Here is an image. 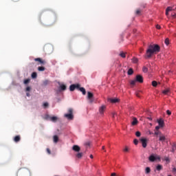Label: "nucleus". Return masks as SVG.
<instances>
[{
	"mask_svg": "<svg viewBox=\"0 0 176 176\" xmlns=\"http://www.w3.org/2000/svg\"><path fill=\"white\" fill-rule=\"evenodd\" d=\"M160 52V46L157 44H151L148 46L146 51V54L144 55V58H151L153 54H156Z\"/></svg>",
	"mask_w": 176,
	"mask_h": 176,
	"instance_id": "obj_1",
	"label": "nucleus"
},
{
	"mask_svg": "<svg viewBox=\"0 0 176 176\" xmlns=\"http://www.w3.org/2000/svg\"><path fill=\"white\" fill-rule=\"evenodd\" d=\"M17 176H31V173L28 169L23 168L18 170Z\"/></svg>",
	"mask_w": 176,
	"mask_h": 176,
	"instance_id": "obj_2",
	"label": "nucleus"
},
{
	"mask_svg": "<svg viewBox=\"0 0 176 176\" xmlns=\"http://www.w3.org/2000/svg\"><path fill=\"white\" fill-rule=\"evenodd\" d=\"M68 113H66L64 115L65 118H66L69 120H72V119H74V109H69Z\"/></svg>",
	"mask_w": 176,
	"mask_h": 176,
	"instance_id": "obj_3",
	"label": "nucleus"
},
{
	"mask_svg": "<svg viewBox=\"0 0 176 176\" xmlns=\"http://www.w3.org/2000/svg\"><path fill=\"white\" fill-rule=\"evenodd\" d=\"M87 98L89 100V104H93V102H94V95L93 93L88 91Z\"/></svg>",
	"mask_w": 176,
	"mask_h": 176,
	"instance_id": "obj_4",
	"label": "nucleus"
},
{
	"mask_svg": "<svg viewBox=\"0 0 176 176\" xmlns=\"http://www.w3.org/2000/svg\"><path fill=\"white\" fill-rule=\"evenodd\" d=\"M148 160L149 162H151L152 163H153V162H156V160H160V156L157 155H151L149 156L148 157Z\"/></svg>",
	"mask_w": 176,
	"mask_h": 176,
	"instance_id": "obj_5",
	"label": "nucleus"
},
{
	"mask_svg": "<svg viewBox=\"0 0 176 176\" xmlns=\"http://www.w3.org/2000/svg\"><path fill=\"white\" fill-rule=\"evenodd\" d=\"M136 82H138L139 83H144V77L138 74L135 77Z\"/></svg>",
	"mask_w": 176,
	"mask_h": 176,
	"instance_id": "obj_6",
	"label": "nucleus"
},
{
	"mask_svg": "<svg viewBox=\"0 0 176 176\" xmlns=\"http://www.w3.org/2000/svg\"><path fill=\"white\" fill-rule=\"evenodd\" d=\"M80 86V84H73V85H71L70 87H69V90L70 91H74V90H75V89H79V87Z\"/></svg>",
	"mask_w": 176,
	"mask_h": 176,
	"instance_id": "obj_7",
	"label": "nucleus"
},
{
	"mask_svg": "<svg viewBox=\"0 0 176 176\" xmlns=\"http://www.w3.org/2000/svg\"><path fill=\"white\" fill-rule=\"evenodd\" d=\"M140 142H142V145L143 148H146L147 146L148 140H146V138H140Z\"/></svg>",
	"mask_w": 176,
	"mask_h": 176,
	"instance_id": "obj_8",
	"label": "nucleus"
},
{
	"mask_svg": "<svg viewBox=\"0 0 176 176\" xmlns=\"http://www.w3.org/2000/svg\"><path fill=\"white\" fill-rule=\"evenodd\" d=\"M157 122L160 126L164 127V120H163V118H160L157 120Z\"/></svg>",
	"mask_w": 176,
	"mask_h": 176,
	"instance_id": "obj_9",
	"label": "nucleus"
},
{
	"mask_svg": "<svg viewBox=\"0 0 176 176\" xmlns=\"http://www.w3.org/2000/svg\"><path fill=\"white\" fill-rule=\"evenodd\" d=\"M176 8L174 7H168L166 10V14L168 16V12H172V10H175Z\"/></svg>",
	"mask_w": 176,
	"mask_h": 176,
	"instance_id": "obj_10",
	"label": "nucleus"
},
{
	"mask_svg": "<svg viewBox=\"0 0 176 176\" xmlns=\"http://www.w3.org/2000/svg\"><path fill=\"white\" fill-rule=\"evenodd\" d=\"M34 61H38V63H40V64H42L43 65L46 64V61L42 60L41 58H34Z\"/></svg>",
	"mask_w": 176,
	"mask_h": 176,
	"instance_id": "obj_11",
	"label": "nucleus"
},
{
	"mask_svg": "<svg viewBox=\"0 0 176 176\" xmlns=\"http://www.w3.org/2000/svg\"><path fill=\"white\" fill-rule=\"evenodd\" d=\"M72 149L74 152H80V147L78 145L73 146Z\"/></svg>",
	"mask_w": 176,
	"mask_h": 176,
	"instance_id": "obj_12",
	"label": "nucleus"
},
{
	"mask_svg": "<svg viewBox=\"0 0 176 176\" xmlns=\"http://www.w3.org/2000/svg\"><path fill=\"white\" fill-rule=\"evenodd\" d=\"M105 106L102 105L99 108V112L100 115H104V111H105Z\"/></svg>",
	"mask_w": 176,
	"mask_h": 176,
	"instance_id": "obj_13",
	"label": "nucleus"
},
{
	"mask_svg": "<svg viewBox=\"0 0 176 176\" xmlns=\"http://www.w3.org/2000/svg\"><path fill=\"white\" fill-rule=\"evenodd\" d=\"M171 148H172V150L170 151V152L174 153L176 151V143L175 142H173L171 144Z\"/></svg>",
	"mask_w": 176,
	"mask_h": 176,
	"instance_id": "obj_14",
	"label": "nucleus"
},
{
	"mask_svg": "<svg viewBox=\"0 0 176 176\" xmlns=\"http://www.w3.org/2000/svg\"><path fill=\"white\" fill-rule=\"evenodd\" d=\"M132 126H137L138 124V120H137V118H133V121L131 122Z\"/></svg>",
	"mask_w": 176,
	"mask_h": 176,
	"instance_id": "obj_15",
	"label": "nucleus"
},
{
	"mask_svg": "<svg viewBox=\"0 0 176 176\" xmlns=\"http://www.w3.org/2000/svg\"><path fill=\"white\" fill-rule=\"evenodd\" d=\"M159 141H161V142H164V141H166V136H164L163 134L160 135Z\"/></svg>",
	"mask_w": 176,
	"mask_h": 176,
	"instance_id": "obj_16",
	"label": "nucleus"
},
{
	"mask_svg": "<svg viewBox=\"0 0 176 176\" xmlns=\"http://www.w3.org/2000/svg\"><path fill=\"white\" fill-rule=\"evenodd\" d=\"M77 90H80L81 93H82L83 96H86V89L84 87H79Z\"/></svg>",
	"mask_w": 176,
	"mask_h": 176,
	"instance_id": "obj_17",
	"label": "nucleus"
},
{
	"mask_svg": "<svg viewBox=\"0 0 176 176\" xmlns=\"http://www.w3.org/2000/svg\"><path fill=\"white\" fill-rule=\"evenodd\" d=\"M21 140V137L20 135H16L14 138V142H19V141Z\"/></svg>",
	"mask_w": 176,
	"mask_h": 176,
	"instance_id": "obj_18",
	"label": "nucleus"
},
{
	"mask_svg": "<svg viewBox=\"0 0 176 176\" xmlns=\"http://www.w3.org/2000/svg\"><path fill=\"white\" fill-rule=\"evenodd\" d=\"M53 141L55 144H57V142H58V136L57 135L53 136Z\"/></svg>",
	"mask_w": 176,
	"mask_h": 176,
	"instance_id": "obj_19",
	"label": "nucleus"
},
{
	"mask_svg": "<svg viewBox=\"0 0 176 176\" xmlns=\"http://www.w3.org/2000/svg\"><path fill=\"white\" fill-rule=\"evenodd\" d=\"M49 83H50V81H49L48 80H45L44 81H43L42 86H47Z\"/></svg>",
	"mask_w": 176,
	"mask_h": 176,
	"instance_id": "obj_20",
	"label": "nucleus"
},
{
	"mask_svg": "<svg viewBox=\"0 0 176 176\" xmlns=\"http://www.w3.org/2000/svg\"><path fill=\"white\" fill-rule=\"evenodd\" d=\"M60 90H62L63 91H64L65 90H67V86L65 85H60Z\"/></svg>",
	"mask_w": 176,
	"mask_h": 176,
	"instance_id": "obj_21",
	"label": "nucleus"
},
{
	"mask_svg": "<svg viewBox=\"0 0 176 176\" xmlns=\"http://www.w3.org/2000/svg\"><path fill=\"white\" fill-rule=\"evenodd\" d=\"M83 156V153H78L76 155V157H77V159H82Z\"/></svg>",
	"mask_w": 176,
	"mask_h": 176,
	"instance_id": "obj_22",
	"label": "nucleus"
},
{
	"mask_svg": "<svg viewBox=\"0 0 176 176\" xmlns=\"http://www.w3.org/2000/svg\"><path fill=\"white\" fill-rule=\"evenodd\" d=\"M109 101L111 102L113 104H115L116 102H119V99H116V98H114V99H109Z\"/></svg>",
	"mask_w": 176,
	"mask_h": 176,
	"instance_id": "obj_23",
	"label": "nucleus"
},
{
	"mask_svg": "<svg viewBox=\"0 0 176 176\" xmlns=\"http://www.w3.org/2000/svg\"><path fill=\"white\" fill-rule=\"evenodd\" d=\"M50 119L52 122H57L58 118L56 116H53V117H50Z\"/></svg>",
	"mask_w": 176,
	"mask_h": 176,
	"instance_id": "obj_24",
	"label": "nucleus"
},
{
	"mask_svg": "<svg viewBox=\"0 0 176 176\" xmlns=\"http://www.w3.org/2000/svg\"><path fill=\"white\" fill-rule=\"evenodd\" d=\"M156 170L157 171H160V170H163V166L160 165V164H158L156 167Z\"/></svg>",
	"mask_w": 176,
	"mask_h": 176,
	"instance_id": "obj_25",
	"label": "nucleus"
},
{
	"mask_svg": "<svg viewBox=\"0 0 176 176\" xmlns=\"http://www.w3.org/2000/svg\"><path fill=\"white\" fill-rule=\"evenodd\" d=\"M37 76H38V74H36V72H33V73L32 74V79H36Z\"/></svg>",
	"mask_w": 176,
	"mask_h": 176,
	"instance_id": "obj_26",
	"label": "nucleus"
},
{
	"mask_svg": "<svg viewBox=\"0 0 176 176\" xmlns=\"http://www.w3.org/2000/svg\"><path fill=\"white\" fill-rule=\"evenodd\" d=\"M128 75H133V74H134V71L133 70L132 68L129 69L128 70V72H127Z\"/></svg>",
	"mask_w": 176,
	"mask_h": 176,
	"instance_id": "obj_27",
	"label": "nucleus"
},
{
	"mask_svg": "<svg viewBox=\"0 0 176 176\" xmlns=\"http://www.w3.org/2000/svg\"><path fill=\"white\" fill-rule=\"evenodd\" d=\"M120 57H122V58H126V53L123 52H121L120 53Z\"/></svg>",
	"mask_w": 176,
	"mask_h": 176,
	"instance_id": "obj_28",
	"label": "nucleus"
},
{
	"mask_svg": "<svg viewBox=\"0 0 176 176\" xmlns=\"http://www.w3.org/2000/svg\"><path fill=\"white\" fill-rule=\"evenodd\" d=\"M132 63H133V64H137V63H138V58L134 57V58L132 59Z\"/></svg>",
	"mask_w": 176,
	"mask_h": 176,
	"instance_id": "obj_29",
	"label": "nucleus"
},
{
	"mask_svg": "<svg viewBox=\"0 0 176 176\" xmlns=\"http://www.w3.org/2000/svg\"><path fill=\"white\" fill-rule=\"evenodd\" d=\"M169 92H170V89H164V90L162 91L163 94H165V95L168 94Z\"/></svg>",
	"mask_w": 176,
	"mask_h": 176,
	"instance_id": "obj_30",
	"label": "nucleus"
},
{
	"mask_svg": "<svg viewBox=\"0 0 176 176\" xmlns=\"http://www.w3.org/2000/svg\"><path fill=\"white\" fill-rule=\"evenodd\" d=\"M149 173H151V168L146 167V168H145V173H146V174H149Z\"/></svg>",
	"mask_w": 176,
	"mask_h": 176,
	"instance_id": "obj_31",
	"label": "nucleus"
},
{
	"mask_svg": "<svg viewBox=\"0 0 176 176\" xmlns=\"http://www.w3.org/2000/svg\"><path fill=\"white\" fill-rule=\"evenodd\" d=\"M135 83H137V80H132L130 82V85H131L132 86H134L135 85Z\"/></svg>",
	"mask_w": 176,
	"mask_h": 176,
	"instance_id": "obj_32",
	"label": "nucleus"
},
{
	"mask_svg": "<svg viewBox=\"0 0 176 176\" xmlns=\"http://www.w3.org/2000/svg\"><path fill=\"white\" fill-rule=\"evenodd\" d=\"M164 43L166 46H168V45H170V40L168 38H166Z\"/></svg>",
	"mask_w": 176,
	"mask_h": 176,
	"instance_id": "obj_33",
	"label": "nucleus"
},
{
	"mask_svg": "<svg viewBox=\"0 0 176 176\" xmlns=\"http://www.w3.org/2000/svg\"><path fill=\"white\" fill-rule=\"evenodd\" d=\"M38 71H40V72L45 71V67H38Z\"/></svg>",
	"mask_w": 176,
	"mask_h": 176,
	"instance_id": "obj_34",
	"label": "nucleus"
},
{
	"mask_svg": "<svg viewBox=\"0 0 176 176\" xmlns=\"http://www.w3.org/2000/svg\"><path fill=\"white\" fill-rule=\"evenodd\" d=\"M30 78L25 79L23 81L24 85H28V83H30Z\"/></svg>",
	"mask_w": 176,
	"mask_h": 176,
	"instance_id": "obj_35",
	"label": "nucleus"
},
{
	"mask_svg": "<svg viewBox=\"0 0 176 176\" xmlns=\"http://www.w3.org/2000/svg\"><path fill=\"white\" fill-rule=\"evenodd\" d=\"M43 108H47L49 107V103L47 102H45L43 104Z\"/></svg>",
	"mask_w": 176,
	"mask_h": 176,
	"instance_id": "obj_36",
	"label": "nucleus"
},
{
	"mask_svg": "<svg viewBox=\"0 0 176 176\" xmlns=\"http://www.w3.org/2000/svg\"><path fill=\"white\" fill-rule=\"evenodd\" d=\"M155 135H162V132H160V131H156L154 133Z\"/></svg>",
	"mask_w": 176,
	"mask_h": 176,
	"instance_id": "obj_37",
	"label": "nucleus"
},
{
	"mask_svg": "<svg viewBox=\"0 0 176 176\" xmlns=\"http://www.w3.org/2000/svg\"><path fill=\"white\" fill-rule=\"evenodd\" d=\"M152 86H153V87H156V86H157V82L153 81L152 82Z\"/></svg>",
	"mask_w": 176,
	"mask_h": 176,
	"instance_id": "obj_38",
	"label": "nucleus"
},
{
	"mask_svg": "<svg viewBox=\"0 0 176 176\" xmlns=\"http://www.w3.org/2000/svg\"><path fill=\"white\" fill-rule=\"evenodd\" d=\"M142 71H143V72L146 73V72H148V68L146 67H144L142 68Z\"/></svg>",
	"mask_w": 176,
	"mask_h": 176,
	"instance_id": "obj_39",
	"label": "nucleus"
},
{
	"mask_svg": "<svg viewBox=\"0 0 176 176\" xmlns=\"http://www.w3.org/2000/svg\"><path fill=\"white\" fill-rule=\"evenodd\" d=\"M135 135H136V137H141V132L137 131V132L135 133Z\"/></svg>",
	"mask_w": 176,
	"mask_h": 176,
	"instance_id": "obj_40",
	"label": "nucleus"
},
{
	"mask_svg": "<svg viewBox=\"0 0 176 176\" xmlns=\"http://www.w3.org/2000/svg\"><path fill=\"white\" fill-rule=\"evenodd\" d=\"M133 144H135V145H138V140L135 139V140H133Z\"/></svg>",
	"mask_w": 176,
	"mask_h": 176,
	"instance_id": "obj_41",
	"label": "nucleus"
},
{
	"mask_svg": "<svg viewBox=\"0 0 176 176\" xmlns=\"http://www.w3.org/2000/svg\"><path fill=\"white\" fill-rule=\"evenodd\" d=\"M160 127H162L161 126H155V130L157 131H159V130L160 129Z\"/></svg>",
	"mask_w": 176,
	"mask_h": 176,
	"instance_id": "obj_42",
	"label": "nucleus"
},
{
	"mask_svg": "<svg viewBox=\"0 0 176 176\" xmlns=\"http://www.w3.org/2000/svg\"><path fill=\"white\" fill-rule=\"evenodd\" d=\"M135 13H136V14H141V10H137Z\"/></svg>",
	"mask_w": 176,
	"mask_h": 176,
	"instance_id": "obj_43",
	"label": "nucleus"
},
{
	"mask_svg": "<svg viewBox=\"0 0 176 176\" xmlns=\"http://www.w3.org/2000/svg\"><path fill=\"white\" fill-rule=\"evenodd\" d=\"M171 16L173 17V19H176V13H173L171 14Z\"/></svg>",
	"mask_w": 176,
	"mask_h": 176,
	"instance_id": "obj_44",
	"label": "nucleus"
},
{
	"mask_svg": "<svg viewBox=\"0 0 176 176\" xmlns=\"http://www.w3.org/2000/svg\"><path fill=\"white\" fill-rule=\"evenodd\" d=\"M85 146H89L90 145V142H87L85 143Z\"/></svg>",
	"mask_w": 176,
	"mask_h": 176,
	"instance_id": "obj_45",
	"label": "nucleus"
},
{
	"mask_svg": "<svg viewBox=\"0 0 176 176\" xmlns=\"http://www.w3.org/2000/svg\"><path fill=\"white\" fill-rule=\"evenodd\" d=\"M30 90H31V87H27L25 91H30Z\"/></svg>",
	"mask_w": 176,
	"mask_h": 176,
	"instance_id": "obj_46",
	"label": "nucleus"
},
{
	"mask_svg": "<svg viewBox=\"0 0 176 176\" xmlns=\"http://www.w3.org/2000/svg\"><path fill=\"white\" fill-rule=\"evenodd\" d=\"M124 152H128L129 151V147L125 146V149L123 150Z\"/></svg>",
	"mask_w": 176,
	"mask_h": 176,
	"instance_id": "obj_47",
	"label": "nucleus"
},
{
	"mask_svg": "<svg viewBox=\"0 0 176 176\" xmlns=\"http://www.w3.org/2000/svg\"><path fill=\"white\" fill-rule=\"evenodd\" d=\"M47 153H48V155H50L52 153V152L50 151V148H47Z\"/></svg>",
	"mask_w": 176,
	"mask_h": 176,
	"instance_id": "obj_48",
	"label": "nucleus"
},
{
	"mask_svg": "<svg viewBox=\"0 0 176 176\" xmlns=\"http://www.w3.org/2000/svg\"><path fill=\"white\" fill-rule=\"evenodd\" d=\"M166 113H167V115L170 116V115H171V111H170V110H167Z\"/></svg>",
	"mask_w": 176,
	"mask_h": 176,
	"instance_id": "obj_49",
	"label": "nucleus"
},
{
	"mask_svg": "<svg viewBox=\"0 0 176 176\" xmlns=\"http://www.w3.org/2000/svg\"><path fill=\"white\" fill-rule=\"evenodd\" d=\"M156 28H157V30H160V28H162V27H160V25H157Z\"/></svg>",
	"mask_w": 176,
	"mask_h": 176,
	"instance_id": "obj_50",
	"label": "nucleus"
},
{
	"mask_svg": "<svg viewBox=\"0 0 176 176\" xmlns=\"http://www.w3.org/2000/svg\"><path fill=\"white\" fill-rule=\"evenodd\" d=\"M112 115H113V118H115V116H116V113H113Z\"/></svg>",
	"mask_w": 176,
	"mask_h": 176,
	"instance_id": "obj_51",
	"label": "nucleus"
},
{
	"mask_svg": "<svg viewBox=\"0 0 176 176\" xmlns=\"http://www.w3.org/2000/svg\"><path fill=\"white\" fill-rule=\"evenodd\" d=\"M173 173H176V168H173Z\"/></svg>",
	"mask_w": 176,
	"mask_h": 176,
	"instance_id": "obj_52",
	"label": "nucleus"
},
{
	"mask_svg": "<svg viewBox=\"0 0 176 176\" xmlns=\"http://www.w3.org/2000/svg\"><path fill=\"white\" fill-rule=\"evenodd\" d=\"M26 96H27V97H30V96H31V95L30 94V93H26Z\"/></svg>",
	"mask_w": 176,
	"mask_h": 176,
	"instance_id": "obj_53",
	"label": "nucleus"
},
{
	"mask_svg": "<svg viewBox=\"0 0 176 176\" xmlns=\"http://www.w3.org/2000/svg\"><path fill=\"white\" fill-rule=\"evenodd\" d=\"M111 176H116V173H111Z\"/></svg>",
	"mask_w": 176,
	"mask_h": 176,
	"instance_id": "obj_54",
	"label": "nucleus"
},
{
	"mask_svg": "<svg viewBox=\"0 0 176 176\" xmlns=\"http://www.w3.org/2000/svg\"><path fill=\"white\" fill-rule=\"evenodd\" d=\"M166 162H168V157L165 158Z\"/></svg>",
	"mask_w": 176,
	"mask_h": 176,
	"instance_id": "obj_55",
	"label": "nucleus"
},
{
	"mask_svg": "<svg viewBox=\"0 0 176 176\" xmlns=\"http://www.w3.org/2000/svg\"><path fill=\"white\" fill-rule=\"evenodd\" d=\"M13 2H19V0H12Z\"/></svg>",
	"mask_w": 176,
	"mask_h": 176,
	"instance_id": "obj_56",
	"label": "nucleus"
},
{
	"mask_svg": "<svg viewBox=\"0 0 176 176\" xmlns=\"http://www.w3.org/2000/svg\"><path fill=\"white\" fill-rule=\"evenodd\" d=\"M144 52V49H140V53H142Z\"/></svg>",
	"mask_w": 176,
	"mask_h": 176,
	"instance_id": "obj_57",
	"label": "nucleus"
},
{
	"mask_svg": "<svg viewBox=\"0 0 176 176\" xmlns=\"http://www.w3.org/2000/svg\"><path fill=\"white\" fill-rule=\"evenodd\" d=\"M102 149L104 151L105 149V146H102Z\"/></svg>",
	"mask_w": 176,
	"mask_h": 176,
	"instance_id": "obj_58",
	"label": "nucleus"
},
{
	"mask_svg": "<svg viewBox=\"0 0 176 176\" xmlns=\"http://www.w3.org/2000/svg\"><path fill=\"white\" fill-rule=\"evenodd\" d=\"M89 157L91 158V159H93V155H90V156H89Z\"/></svg>",
	"mask_w": 176,
	"mask_h": 176,
	"instance_id": "obj_59",
	"label": "nucleus"
},
{
	"mask_svg": "<svg viewBox=\"0 0 176 176\" xmlns=\"http://www.w3.org/2000/svg\"><path fill=\"white\" fill-rule=\"evenodd\" d=\"M137 97H140V95L138 94H136Z\"/></svg>",
	"mask_w": 176,
	"mask_h": 176,
	"instance_id": "obj_60",
	"label": "nucleus"
},
{
	"mask_svg": "<svg viewBox=\"0 0 176 176\" xmlns=\"http://www.w3.org/2000/svg\"><path fill=\"white\" fill-rule=\"evenodd\" d=\"M149 134L151 135V134H153V133H152V132H149Z\"/></svg>",
	"mask_w": 176,
	"mask_h": 176,
	"instance_id": "obj_61",
	"label": "nucleus"
},
{
	"mask_svg": "<svg viewBox=\"0 0 176 176\" xmlns=\"http://www.w3.org/2000/svg\"><path fill=\"white\" fill-rule=\"evenodd\" d=\"M149 119V120H152V118H148Z\"/></svg>",
	"mask_w": 176,
	"mask_h": 176,
	"instance_id": "obj_62",
	"label": "nucleus"
},
{
	"mask_svg": "<svg viewBox=\"0 0 176 176\" xmlns=\"http://www.w3.org/2000/svg\"><path fill=\"white\" fill-rule=\"evenodd\" d=\"M162 176H163V175H162Z\"/></svg>",
	"mask_w": 176,
	"mask_h": 176,
	"instance_id": "obj_63",
	"label": "nucleus"
}]
</instances>
